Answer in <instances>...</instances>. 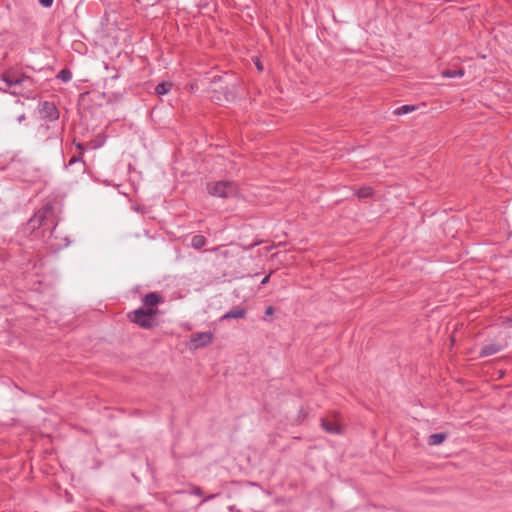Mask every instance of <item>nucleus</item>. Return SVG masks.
I'll return each mask as SVG.
<instances>
[{"mask_svg": "<svg viewBox=\"0 0 512 512\" xmlns=\"http://www.w3.org/2000/svg\"><path fill=\"white\" fill-rule=\"evenodd\" d=\"M503 349H504V345H502L501 343H497V342L488 343V344H485L482 346V348L479 352V357L480 358L488 357V356L494 355V354L502 351Z\"/></svg>", "mask_w": 512, "mask_h": 512, "instance_id": "nucleus-8", "label": "nucleus"}, {"mask_svg": "<svg viewBox=\"0 0 512 512\" xmlns=\"http://www.w3.org/2000/svg\"><path fill=\"white\" fill-rule=\"evenodd\" d=\"M245 311L240 307H234L222 316V320L238 319L244 317Z\"/></svg>", "mask_w": 512, "mask_h": 512, "instance_id": "nucleus-11", "label": "nucleus"}, {"mask_svg": "<svg viewBox=\"0 0 512 512\" xmlns=\"http://www.w3.org/2000/svg\"><path fill=\"white\" fill-rule=\"evenodd\" d=\"M191 493L194 495H197V496H201L203 494L201 488H199L197 486L193 487Z\"/></svg>", "mask_w": 512, "mask_h": 512, "instance_id": "nucleus-22", "label": "nucleus"}, {"mask_svg": "<svg viewBox=\"0 0 512 512\" xmlns=\"http://www.w3.org/2000/svg\"><path fill=\"white\" fill-rule=\"evenodd\" d=\"M236 185L230 181H218L208 185V192L217 197L228 198L236 194Z\"/></svg>", "mask_w": 512, "mask_h": 512, "instance_id": "nucleus-5", "label": "nucleus"}, {"mask_svg": "<svg viewBox=\"0 0 512 512\" xmlns=\"http://www.w3.org/2000/svg\"><path fill=\"white\" fill-rule=\"evenodd\" d=\"M39 3L44 7H50L53 4V0H39Z\"/></svg>", "mask_w": 512, "mask_h": 512, "instance_id": "nucleus-21", "label": "nucleus"}, {"mask_svg": "<svg viewBox=\"0 0 512 512\" xmlns=\"http://www.w3.org/2000/svg\"><path fill=\"white\" fill-rule=\"evenodd\" d=\"M158 313L157 308L140 307L128 313V319L144 329H152L157 326L155 316Z\"/></svg>", "mask_w": 512, "mask_h": 512, "instance_id": "nucleus-3", "label": "nucleus"}, {"mask_svg": "<svg viewBox=\"0 0 512 512\" xmlns=\"http://www.w3.org/2000/svg\"><path fill=\"white\" fill-rule=\"evenodd\" d=\"M356 195L359 199L364 200L373 195V189L369 186L361 187L357 190Z\"/></svg>", "mask_w": 512, "mask_h": 512, "instance_id": "nucleus-13", "label": "nucleus"}, {"mask_svg": "<svg viewBox=\"0 0 512 512\" xmlns=\"http://www.w3.org/2000/svg\"><path fill=\"white\" fill-rule=\"evenodd\" d=\"M464 75L463 69H457V70H444L442 72V76L445 78H461Z\"/></svg>", "mask_w": 512, "mask_h": 512, "instance_id": "nucleus-16", "label": "nucleus"}, {"mask_svg": "<svg viewBox=\"0 0 512 512\" xmlns=\"http://www.w3.org/2000/svg\"><path fill=\"white\" fill-rule=\"evenodd\" d=\"M26 119V116L24 113H21L20 115H18L17 117V120L19 123L23 122L24 120Z\"/></svg>", "mask_w": 512, "mask_h": 512, "instance_id": "nucleus-25", "label": "nucleus"}, {"mask_svg": "<svg viewBox=\"0 0 512 512\" xmlns=\"http://www.w3.org/2000/svg\"><path fill=\"white\" fill-rule=\"evenodd\" d=\"M40 113L43 118L50 121L57 120L59 118V111L54 103L45 101L41 104Z\"/></svg>", "mask_w": 512, "mask_h": 512, "instance_id": "nucleus-6", "label": "nucleus"}, {"mask_svg": "<svg viewBox=\"0 0 512 512\" xmlns=\"http://www.w3.org/2000/svg\"><path fill=\"white\" fill-rule=\"evenodd\" d=\"M1 78L8 87H23L28 91L34 87V80L30 76L12 68L5 70Z\"/></svg>", "mask_w": 512, "mask_h": 512, "instance_id": "nucleus-4", "label": "nucleus"}, {"mask_svg": "<svg viewBox=\"0 0 512 512\" xmlns=\"http://www.w3.org/2000/svg\"><path fill=\"white\" fill-rule=\"evenodd\" d=\"M447 438V434L445 433H435V434H431L429 437H428V445L430 446H436V445H440L441 443H443Z\"/></svg>", "mask_w": 512, "mask_h": 512, "instance_id": "nucleus-12", "label": "nucleus"}, {"mask_svg": "<svg viewBox=\"0 0 512 512\" xmlns=\"http://www.w3.org/2000/svg\"><path fill=\"white\" fill-rule=\"evenodd\" d=\"M28 227L32 230L37 228L54 230L56 222L52 205L47 204L39 209L28 221Z\"/></svg>", "mask_w": 512, "mask_h": 512, "instance_id": "nucleus-2", "label": "nucleus"}, {"mask_svg": "<svg viewBox=\"0 0 512 512\" xmlns=\"http://www.w3.org/2000/svg\"><path fill=\"white\" fill-rule=\"evenodd\" d=\"M80 160H81L80 156H73V157L70 159L69 164H70V165H72V164H74V163H76V162H78V161H80Z\"/></svg>", "mask_w": 512, "mask_h": 512, "instance_id": "nucleus-23", "label": "nucleus"}, {"mask_svg": "<svg viewBox=\"0 0 512 512\" xmlns=\"http://www.w3.org/2000/svg\"><path fill=\"white\" fill-rule=\"evenodd\" d=\"M321 426L326 432H328L330 434L342 433V427L336 422H333V421H330L327 419H322Z\"/></svg>", "mask_w": 512, "mask_h": 512, "instance_id": "nucleus-10", "label": "nucleus"}, {"mask_svg": "<svg viewBox=\"0 0 512 512\" xmlns=\"http://www.w3.org/2000/svg\"><path fill=\"white\" fill-rule=\"evenodd\" d=\"M172 84L170 82H161L155 87L157 95H165L171 90Z\"/></svg>", "mask_w": 512, "mask_h": 512, "instance_id": "nucleus-14", "label": "nucleus"}, {"mask_svg": "<svg viewBox=\"0 0 512 512\" xmlns=\"http://www.w3.org/2000/svg\"><path fill=\"white\" fill-rule=\"evenodd\" d=\"M77 148H78V149H80V150H81V152L84 150V147H83V145H82V144H78V145H77Z\"/></svg>", "mask_w": 512, "mask_h": 512, "instance_id": "nucleus-27", "label": "nucleus"}, {"mask_svg": "<svg viewBox=\"0 0 512 512\" xmlns=\"http://www.w3.org/2000/svg\"><path fill=\"white\" fill-rule=\"evenodd\" d=\"M57 78H59L61 81L63 82H68L71 80L72 78V73L70 70L68 69H62L58 75H57Z\"/></svg>", "mask_w": 512, "mask_h": 512, "instance_id": "nucleus-18", "label": "nucleus"}, {"mask_svg": "<svg viewBox=\"0 0 512 512\" xmlns=\"http://www.w3.org/2000/svg\"><path fill=\"white\" fill-rule=\"evenodd\" d=\"M257 69H258V72L263 70V66H262V64L259 61H258Z\"/></svg>", "mask_w": 512, "mask_h": 512, "instance_id": "nucleus-26", "label": "nucleus"}, {"mask_svg": "<svg viewBox=\"0 0 512 512\" xmlns=\"http://www.w3.org/2000/svg\"><path fill=\"white\" fill-rule=\"evenodd\" d=\"M269 278H270V275H266L260 282V285H265L268 283L269 281Z\"/></svg>", "mask_w": 512, "mask_h": 512, "instance_id": "nucleus-24", "label": "nucleus"}, {"mask_svg": "<svg viewBox=\"0 0 512 512\" xmlns=\"http://www.w3.org/2000/svg\"><path fill=\"white\" fill-rule=\"evenodd\" d=\"M206 244V239L202 235H195L191 239V246L194 249H201Z\"/></svg>", "mask_w": 512, "mask_h": 512, "instance_id": "nucleus-15", "label": "nucleus"}, {"mask_svg": "<svg viewBox=\"0 0 512 512\" xmlns=\"http://www.w3.org/2000/svg\"><path fill=\"white\" fill-rule=\"evenodd\" d=\"M211 341H212V334L210 332L197 333L191 339V342H193L195 344V348L205 346V345L211 343Z\"/></svg>", "mask_w": 512, "mask_h": 512, "instance_id": "nucleus-9", "label": "nucleus"}, {"mask_svg": "<svg viewBox=\"0 0 512 512\" xmlns=\"http://www.w3.org/2000/svg\"><path fill=\"white\" fill-rule=\"evenodd\" d=\"M12 88H13V90L10 92L12 95L27 96L26 94L31 93L33 91V89L31 91H28L27 89H23V87H12Z\"/></svg>", "mask_w": 512, "mask_h": 512, "instance_id": "nucleus-19", "label": "nucleus"}, {"mask_svg": "<svg viewBox=\"0 0 512 512\" xmlns=\"http://www.w3.org/2000/svg\"><path fill=\"white\" fill-rule=\"evenodd\" d=\"M229 76H216L210 82L208 92L212 101L224 105L234 100V92L230 89Z\"/></svg>", "mask_w": 512, "mask_h": 512, "instance_id": "nucleus-1", "label": "nucleus"}, {"mask_svg": "<svg viewBox=\"0 0 512 512\" xmlns=\"http://www.w3.org/2000/svg\"><path fill=\"white\" fill-rule=\"evenodd\" d=\"M273 313H274V308L272 306L267 307V309L265 310V314H264L263 319L265 321H270L269 317L272 316Z\"/></svg>", "mask_w": 512, "mask_h": 512, "instance_id": "nucleus-20", "label": "nucleus"}, {"mask_svg": "<svg viewBox=\"0 0 512 512\" xmlns=\"http://www.w3.org/2000/svg\"><path fill=\"white\" fill-rule=\"evenodd\" d=\"M162 302H164V298L157 292H150L142 298V303L145 308H155V306Z\"/></svg>", "mask_w": 512, "mask_h": 512, "instance_id": "nucleus-7", "label": "nucleus"}, {"mask_svg": "<svg viewBox=\"0 0 512 512\" xmlns=\"http://www.w3.org/2000/svg\"><path fill=\"white\" fill-rule=\"evenodd\" d=\"M414 110H416V106H414V105H403L395 110V114L404 115V114H408Z\"/></svg>", "mask_w": 512, "mask_h": 512, "instance_id": "nucleus-17", "label": "nucleus"}]
</instances>
